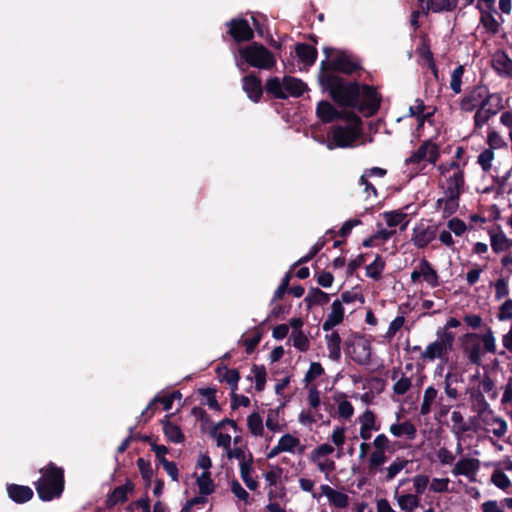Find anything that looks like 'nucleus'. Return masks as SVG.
<instances>
[{
    "mask_svg": "<svg viewBox=\"0 0 512 512\" xmlns=\"http://www.w3.org/2000/svg\"><path fill=\"white\" fill-rule=\"evenodd\" d=\"M488 89L485 86L475 87L469 94L465 95L460 101V108L465 112L473 111L478 104L488 95Z\"/></svg>",
    "mask_w": 512,
    "mask_h": 512,
    "instance_id": "16",
    "label": "nucleus"
},
{
    "mask_svg": "<svg viewBox=\"0 0 512 512\" xmlns=\"http://www.w3.org/2000/svg\"><path fill=\"white\" fill-rule=\"evenodd\" d=\"M334 236H335V231L328 230L326 232V234L323 237L319 238L318 241L310 248L309 252L306 255H304L303 257H301L294 264V266L301 265V264L307 263L310 260H312L323 249V247L326 245V243L329 240L334 238Z\"/></svg>",
    "mask_w": 512,
    "mask_h": 512,
    "instance_id": "28",
    "label": "nucleus"
},
{
    "mask_svg": "<svg viewBox=\"0 0 512 512\" xmlns=\"http://www.w3.org/2000/svg\"><path fill=\"white\" fill-rule=\"evenodd\" d=\"M39 472L41 476L34 482L38 497L44 502L59 499L65 488L64 469L49 462Z\"/></svg>",
    "mask_w": 512,
    "mask_h": 512,
    "instance_id": "2",
    "label": "nucleus"
},
{
    "mask_svg": "<svg viewBox=\"0 0 512 512\" xmlns=\"http://www.w3.org/2000/svg\"><path fill=\"white\" fill-rule=\"evenodd\" d=\"M438 226H415L412 241L417 248H425L435 239Z\"/></svg>",
    "mask_w": 512,
    "mask_h": 512,
    "instance_id": "19",
    "label": "nucleus"
},
{
    "mask_svg": "<svg viewBox=\"0 0 512 512\" xmlns=\"http://www.w3.org/2000/svg\"><path fill=\"white\" fill-rule=\"evenodd\" d=\"M457 5L458 0H428L425 7V15L427 16L429 12H452L457 8Z\"/></svg>",
    "mask_w": 512,
    "mask_h": 512,
    "instance_id": "29",
    "label": "nucleus"
},
{
    "mask_svg": "<svg viewBox=\"0 0 512 512\" xmlns=\"http://www.w3.org/2000/svg\"><path fill=\"white\" fill-rule=\"evenodd\" d=\"M317 117L325 124L335 120H349L361 122L360 118L353 112L338 111L329 101L321 100L316 107Z\"/></svg>",
    "mask_w": 512,
    "mask_h": 512,
    "instance_id": "10",
    "label": "nucleus"
},
{
    "mask_svg": "<svg viewBox=\"0 0 512 512\" xmlns=\"http://www.w3.org/2000/svg\"><path fill=\"white\" fill-rule=\"evenodd\" d=\"M438 207L442 209L444 218L450 217L459 207V197L446 196L444 199L437 201Z\"/></svg>",
    "mask_w": 512,
    "mask_h": 512,
    "instance_id": "38",
    "label": "nucleus"
},
{
    "mask_svg": "<svg viewBox=\"0 0 512 512\" xmlns=\"http://www.w3.org/2000/svg\"><path fill=\"white\" fill-rule=\"evenodd\" d=\"M198 393L201 396L206 398L207 405L209 406L210 409L216 410V411H219L221 409L220 405L216 399V389L215 388H211V387L200 388V389H198Z\"/></svg>",
    "mask_w": 512,
    "mask_h": 512,
    "instance_id": "48",
    "label": "nucleus"
},
{
    "mask_svg": "<svg viewBox=\"0 0 512 512\" xmlns=\"http://www.w3.org/2000/svg\"><path fill=\"white\" fill-rule=\"evenodd\" d=\"M226 26L228 27L227 34L236 43L250 42L254 39V31L245 18H233L226 23Z\"/></svg>",
    "mask_w": 512,
    "mask_h": 512,
    "instance_id": "11",
    "label": "nucleus"
},
{
    "mask_svg": "<svg viewBox=\"0 0 512 512\" xmlns=\"http://www.w3.org/2000/svg\"><path fill=\"white\" fill-rule=\"evenodd\" d=\"M261 339L262 333L259 330H256L252 336L246 337L242 340V344L245 346L247 354H251L255 351Z\"/></svg>",
    "mask_w": 512,
    "mask_h": 512,
    "instance_id": "57",
    "label": "nucleus"
},
{
    "mask_svg": "<svg viewBox=\"0 0 512 512\" xmlns=\"http://www.w3.org/2000/svg\"><path fill=\"white\" fill-rule=\"evenodd\" d=\"M291 277H292V274L290 271L285 274V276L281 280L280 285L274 292L272 302L282 299L284 297L285 293H287V292L289 293V289H290L289 283H290Z\"/></svg>",
    "mask_w": 512,
    "mask_h": 512,
    "instance_id": "55",
    "label": "nucleus"
},
{
    "mask_svg": "<svg viewBox=\"0 0 512 512\" xmlns=\"http://www.w3.org/2000/svg\"><path fill=\"white\" fill-rule=\"evenodd\" d=\"M247 426L249 431L254 436H262L263 434V421L257 412H253L247 418Z\"/></svg>",
    "mask_w": 512,
    "mask_h": 512,
    "instance_id": "45",
    "label": "nucleus"
},
{
    "mask_svg": "<svg viewBox=\"0 0 512 512\" xmlns=\"http://www.w3.org/2000/svg\"><path fill=\"white\" fill-rule=\"evenodd\" d=\"M408 461L403 458H397L388 468H387V474H386V481H391L396 477V475L404 469V467L407 465Z\"/></svg>",
    "mask_w": 512,
    "mask_h": 512,
    "instance_id": "54",
    "label": "nucleus"
},
{
    "mask_svg": "<svg viewBox=\"0 0 512 512\" xmlns=\"http://www.w3.org/2000/svg\"><path fill=\"white\" fill-rule=\"evenodd\" d=\"M437 340L430 343L426 349L421 352L420 358L423 361H434L436 358H446L452 351L455 334L451 331L437 330Z\"/></svg>",
    "mask_w": 512,
    "mask_h": 512,
    "instance_id": "4",
    "label": "nucleus"
},
{
    "mask_svg": "<svg viewBox=\"0 0 512 512\" xmlns=\"http://www.w3.org/2000/svg\"><path fill=\"white\" fill-rule=\"evenodd\" d=\"M480 340L483 342L485 352L496 353L495 338L491 328H488L486 333L480 335Z\"/></svg>",
    "mask_w": 512,
    "mask_h": 512,
    "instance_id": "59",
    "label": "nucleus"
},
{
    "mask_svg": "<svg viewBox=\"0 0 512 512\" xmlns=\"http://www.w3.org/2000/svg\"><path fill=\"white\" fill-rule=\"evenodd\" d=\"M473 398L475 400L474 409L477 411L479 416H482L486 411H489L491 413V410L489 409V404L486 401L483 393L478 392L475 395H473Z\"/></svg>",
    "mask_w": 512,
    "mask_h": 512,
    "instance_id": "60",
    "label": "nucleus"
},
{
    "mask_svg": "<svg viewBox=\"0 0 512 512\" xmlns=\"http://www.w3.org/2000/svg\"><path fill=\"white\" fill-rule=\"evenodd\" d=\"M135 484L130 479H126L124 485L115 487L105 500V506L110 509L119 503H125L128 500V494L133 493Z\"/></svg>",
    "mask_w": 512,
    "mask_h": 512,
    "instance_id": "12",
    "label": "nucleus"
},
{
    "mask_svg": "<svg viewBox=\"0 0 512 512\" xmlns=\"http://www.w3.org/2000/svg\"><path fill=\"white\" fill-rule=\"evenodd\" d=\"M465 342L463 344V352L467 355L471 364H481V347H480V334L467 333L464 336Z\"/></svg>",
    "mask_w": 512,
    "mask_h": 512,
    "instance_id": "13",
    "label": "nucleus"
},
{
    "mask_svg": "<svg viewBox=\"0 0 512 512\" xmlns=\"http://www.w3.org/2000/svg\"><path fill=\"white\" fill-rule=\"evenodd\" d=\"M344 319V307L339 299L333 301L331 312L322 324V329L326 332L332 330L335 326L342 323Z\"/></svg>",
    "mask_w": 512,
    "mask_h": 512,
    "instance_id": "22",
    "label": "nucleus"
},
{
    "mask_svg": "<svg viewBox=\"0 0 512 512\" xmlns=\"http://www.w3.org/2000/svg\"><path fill=\"white\" fill-rule=\"evenodd\" d=\"M196 482L201 495L207 496L214 492L215 485L208 471H204Z\"/></svg>",
    "mask_w": 512,
    "mask_h": 512,
    "instance_id": "41",
    "label": "nucleus"
},
{
    "mask_svg": "<svg viewBox=\"0 0 512 512\" xmlns=\"http://www.w3.org/2000/svg\"><path fill=\"white\" fill-rule=\"evenodd\" d=\"M136 463L146 487H149L154 475L150 461L145 460L144 458H138Z\"/></svg>",
    "mask_w": 512,
    "mask_h": 512,
    "instance_id": "44",
    "label": "nucleus"
},
{
    "mask_svg": "<svg viewBox=\"0 0 512 512\" xmlns=\"http://www.w3.org/2000/svg\"><path fill=\"white\" fill-rule=\"evenodd\" d=\"M329 358L333 361H339L341 358V337L337 331L325 336Z\"/></svg>",
    "mask_w": 512,
    "mask_h": 512,
    "instance_id": "31",
    "label": "nucleus"
},
{
    "mask_svg": "<svg viewBox=\"0 0 512 512\" xmlns=\"http://www.w3.org/2000/svg\"><path fill=\"white\" fill-rule=\"evenodd\" d=\"M415 213L416 207L410 204L401 209L384 212L381 215L386 221V224H409L411 215Z\"/></svg>",
    "mask_w": 512,
    "mask_h": 512,
    "instance_id": "15",
    "label": "nucleus"
},
{
    "mask_svg": "<svg viewBox=\"0 0 512 512\" xmlns=\"http://www.w3.org/2000/svg\"><path fill=\"white\" fill-rule=\"evenodd\" d=\"M283 87L288 96L296 98L301 97L304 92L308 90V86L305 82L299 78L288 75L283 77Z\"/></svg>",
    "mask_w": 512,
    "mask_h": 512,
    "instance_id": "26",
    "label": "nucleus"
},
{
    "mask_svg": "<svg viewBox=\"0 0 512 512\" xmlns=\"http://www.w3.org/2000/svg\"><path fill=\"white\" fill-rule=\"evenodd\" d=\"M238 54L239 60L236 59V65L241 72L247 70L243 67V62L250 67L263 70H271L276 65L273 53L258 42H251L246 46L239 47Z\"/></svg>",
    "mask_w": 512,
    "mask_h": 512,
    "instance_id": "3",
    "label": "nucleus"
},
{
    "mask_svg": "<svg viewBox=\"0 0 512 512\" xmlns=\"http://www.w3.org/2000/svg\"><path fill=\"white\" fill-rule=\"evenodd\" d=\"M354 338L359 341L354 342L351 339H346L344 342L345 351L350 355L351 359L359 365H369L371 363L372 347L370 341L364 339L362 336L355 334Z\"/></svg>",
    "mask_w": 512,
    "mask_h": 512,
    "instance_id": "8",
    "label": "nucleus"
},
{
    "mask_svg": "<svg viewBox=\"0 0 512 512\" xmlns=\"http://www.w3.org/2000/svg\"><path fill=\"white\" fill-rule=\"evenodd\" d=\"M382 96L374 86L361 84L360 96L355 108L366 117L375 115L381 106Z\"/></svg>",
    "mask_w": 512,
    "mask_h": 512,
    "instance_id": "6",
    "label": "nucleus"
},
{
    "mask_svg": "<svg viewBox=\"0 0 512 512\" xmlns=\"http://www.w3.org/2000/svg\"><path fill=\"white\" fill-rule=\"evenodd\" d=\"M255 379V389L262 392L265 389L267 372L264 365L254 364L251 369Z\"/></svg>",
    "mask_w": 512,
    "mask_h": 512,
    "instance_id": "43",
    "label": "nucleus"
},
{
    "mask_svg": "<svg viewBox=\"0 0 512 512\" xmlns=\"http://www.w3.org/2000/svg\"><path fill=\"white\" fill-rule=\"evenodd\" d=\"M242 88L247 97L254 103H258L263 95V87L261 79L250 73L242 78Z\"/></svg>",
    "mask_w": 512,
    "mask_h": 512,
    "instance_id": "14",
    "label": "nucleus"
},
{
    "mask_svg": "<svg viewBox=\"0 0 512 512\" xmlns=\"http://www.w3.org/2000/svg\"><path fill=\"white\" fill-rule=\"evenodd\" d=\"M361 69L362 66L356 58L346 52H339L332 60L326 59L320 63L319 74L336 72L351 75Z\"/></svg>",
    "mask_w": 512,
    "mask_h": 512,
    "instance_id": "5",
    "label": "nucleus"
},
{
    "mask_svg": "<svg viewBox=\"0 0 512 512\" xmlns=\"http://www.w3.org/2000/svg\"><path fill=\"white\" fill-rule=\"evenodd\" d=\"M491 482L501 490H507L511 486L508 476L501 470L496 469L491 475Z\"/></svg>",
    "mask_w": 512,
    "mask_h": 512,
    "instance_id": "49",
    "label": "nucleus"
},
{
    "mask_svg": "<svg viewBox=\"0 0 512 512\" xmlns=\"http://www.w3.org/2000/svg\"><path fill=\"white\" fill-rule=\"evenodd\" d=\"M385 268V261L381 255H377L372 263L366 267V276L374 280H379Z\"/></svg>",
    "mask_w": 512,
    "mask_h": 512,
    "instance_id": "40",
    "label": "nucleus"
},
{
    "mask_svg": "<svg viewBox=\"0 0 512 512\" xmlns=\"http://www.w3.org/2000/svg\"><path fill=\"white\" fill-rule=\"evenodd\" d=\"M295 54L299 62L305 66L311 67L315 64L318 56L317 48L306 43H297L295 45Z\"/></svg>",
    "mask_w": 512,
    "mask_h": 512,
    "instance_id": "23",
    "label": "nucleus"
},
{
    "mask_svg": "<svg viewBox=\"0 0 512 512\" xmlns=\"http://www.w3.org/2000/svg\"><path fill=\"white\" fill-rule=\"evenodd\" d=\"M493 69L502 76H512V60L504 51L496 52L492 58Z\"/></svg>",
    "mask_w": 512,
    "mask_h": 512,
    "instance_id": "25",
    "label": "nucleus"
},
{
    "mask_svg": "<svg viewBox=\"0 0 512 512\" xmlns=\"http://www.w3.org/2000/svg\"><path fill=\"white\" fill-rule=\"evenodd\" d=\"M397 503L401 510L413 512L420 505V498L415 494H402L398 496Z\"/></svg>",
    "mask_w": 512,
    "mask_h": 512,
    "instance_id": "39",
    "label": "nucleus"
},
{
    "mask_svg": "<svg viewBox=\"0 0 512 512\" xmlns=\"http://www.w3.org/2000/svg\"><path fill=\"white\" fill-rule=\"evenodd\" d=\"M359 420L361 425L367 427L370 430L378 431L379 425H376V417L373 411L367 409L360 417Z\"/></svg>",
    "mask_w": 512,
    "mask_h": 512,
    "instance_id": "56",
    "label": "nucleus"
},
{
    "mask_svg": "<svg viewBox=\"0 0 512 512\" xmlns=\"http://www.w3.org/2000/svg\"><path fill=\"white\" fill-rule=\"evenodd\" d=\"M318 80L323 91L328 92L338 106L355 108L360 96L361 84L357 81H345L335 73L319 74Z\"/></svg>",
    "mask_w": 512,
    "mask_h": 512,
    "instance_id": "1",
    "label": "nucleus"
},
{
    "mask_svg": "<svg viewBox=\"0 0 512 512\" xmlns=\"http://www.w3.org/2000/svg\"><path fill=\"white\" fill-rule=\"evenodd\" d=\"M330 301V296L326 292L319 288H310L304 302L308 309H311L315 305H326Z\"/></svg>",
    "mask_w": 512,
    "mask_h": 512,
    "instance_id": "30",
    "label": "nucleus"
},
{
    "mask_svg": "<svg viewBox=\"0 0 512 512\" xmlns=\"http://www.w3.org/2000/svg\"><path fill=\"white\" fill-rule=\"evenodd\" d=\"M465 72V68L463 65L457 66L451 74L450 88L453 90L455 94H459L461 92L462 85V77Z\"/></svg>",
    "mask_w": 512,
    "mask_h": 512,
    "instance_id": "47",
    "label": "nucleus"
},
{
    "mask_svg": "<svg viewBox=\"0 0 512 512\" xmlns=\"http://www.w3.org/2000/svg\"><path fill=\"white\" fill-rule=\"evenodd\" d=\"M385 451H376L374 450L370 457L368 462V467L370 471L377 470L380 468L383 464H385L388 460V457L385 454Z\"/></svg>",
    "mask_w": 512,
    "mask_h": 512,
    "instance_id": "50",
    "label": "nucleus"
},
{
    "mask_svg": "<svg viewBox=\"0 0 512 512\" xmlns=\"http://www.w3.org/2000/svg\"><path fill=\"white\" fill-rule=\"evenodd\" d=\"M491 237V247L495 253L507 251L512 246V241L508 239L502 231H489Z\"/></svg>",
    "mask_w": 512,
    "mask_h": 512,
    "instance_id": "36",
    "label": "nucleus"
},
{
    "mask_svg": "<svg viewBox=\"0 0 512 512\" xmlns=\"http://www.w3.org/2000/svg\"><path fill=\"white\" fill-rule=\"evenodd\" d=\"M216 373L221 382L230 384L240 380V373L237 369H229L227 366H218Z\"/></svg>",
    "mask_w": 512,
    "mask_h": 512,
    "instance_id": "42",
    "label": "nucleus"
},
{
    "mask_svg": "<svg viewBox=\"0 0 512 512\" xmlns=\"http://www.w3.org/2000/svg\"><path fill=\"white\" fill-rule=\"evenodd\" d=\"M321 492L328 498L330 505L344 509L349 505V497L347 494L333 489L327 484H323L320 487Z\"/></svg>",
    "mask_w": 512,
    "mask_h": 512,
    "instance_id": "24",
    "label": "nucleus"
},
{
    "mask_svg": "<svg viewBox=\"0 0 512 512\" xmlns=\"http://www.w3.org/2000/svg\"><path fill=\"white\" fill-rule=\"evenodd\" d=\"M359 136V132L351 126H337L333 130V141L337 147L350 146Z\"/></svg>",
    "mask_w": 512,
    "mask_h": 512,
    "instance_id": "18",
    "label": "nucleus"
},
{
    "mask_svg": "<svg viewBox=\"0 0 512 512\" xmlns=\"http://www.w3.org/2000/svg\"><path fill=\"white\" fill-rule=\"evenodd\" d=\"M487 144L489 145V148L492 150L507 147V143L495 130H490L488 132Z\"/></svg>",
    "mask_w": 512,
    "mask_h": 512,
    "instance_id": "58",
    "label": "nucleus"
},
{
    "mask_svg": "<svg viewBox=\"0 0 512 512\" xmlns=\"http://www.w3.org/2000/svg\"><path fill=\"white\" fill-rule=\"evenodd\" d=\"M278 443L283 452H294V449L300 445V440L291 434H285L279 439Z\"/></svg>",
    "mask_w": 512,
    "mask_h": 512,
    "instance_id": "51",
    "label": "nucleus"
},
{
    "mask_svg": "<svg viewBox=\"0 0 512 512\" xmlns=\"http://www.w3.org/2000/svg\"><path fill=\"white\" fill-rule=\"evenodd\" d=\"M503 108L502 97L499 94H489L482 100L480 108L474 115L475 128H481Z\"/></svg>",
    "mask_w": 512,
    "mask_h": 512,
    "instance_id": "9",
    "label": "nucleus"
},
{
    "mask_svg": "<svg viewBox=\"0 0 512 512\" xmlns=\"http://www.w3.org/2000/svg\"><path fill=\"white\" fill-rule=\"evenodd\" d=\"M479 468V461L474 458L460 459L454 468V473L457 475L470 476L476 473Z\"/></svg>",
    "mask_w": 512,
    "mask_h": 512,
    "instance_id": "34",
    "label": "nucleus"
},
{
    "mask_svg": "<svg viewBox=\"0 0 512 512\" xmlns=\"http://www.w3.org/2000/svg\"><path fill=\"white\" fill-rule=\"evenodd\" d=\"M418 55L423 58L426 62L434 59L433 53L430 49V39L427 34H424L421 38V45L417 48Z\"/></svg>",
    "mask_w": 512,
    "mask_h": 512,
    "instance_id": "52",
    "label": "nucleus"
},
{
    "mask_svg": "<svg viewBox=\"0 0 512 512\" xmlns=\"http://www.w3.org/2000/svg\"><path fill=\"white\" fill-rule=\"evenodd\" d=\"M411 387V380L406 376H402L400 379L396 381L393 385V392L396 395H404L408 392Z\"/></svg>",
    "mask_w": 512,
    "mask_h": 512,
    "instance_id": "63",
    "label": "nucleus"
},
{
    "mask_svg": "<svg viewBox=\"0 0 512 512\" xmlns=\"http://www.w3.org/2000/svg\"><path fill=\"white\" fill-rule=\"evenodd\" d=\"M493 159L494 152L492 149L488 148L479 154L477 158V163L481 166L484 172H488L491 169V162Z\"/></svg>",
    "mask_w": 512,
    "mask_h": 512,
    "instance_id": "53",
    "label": "nucleus"
},
{
    "mask_svg": "<svg viewBox=\"0 0 512 512\" xmlns=\"http://www.w3.org/2000/svg\"><path fill=\"white\" fill-rule=\"evenodd\" d=\"M390 432L396 437L405 435L408 439L414 440L417 434V429L410 421H404L402 423L392 424L390 426Z\"/></svg>",
    "mask_w": 512,
    "mask_h": 512,
    "instance_id": "33",
    "label": "nucleus"
},
{
    "mask_svg": "<svg viewBox=\"0 0 512 512\" xmlns=\"http://www.w3.org/2000/svg\"><path fill=\"white\" fill-rule=\"evenodd\" d=\"M324 373V369L319 362H312L305 375V381L310 383Z\"/></svg>",
    "mask_w": 512,
    "mask_h": 512,
    "instance_id": "62",
    "label": "nucleus"
},
{
    "mask_svg": "<svg viewBox=\"0 0 512 512\" xmlns=\"http://www.w3.org/2000/svg\"><path fill=\"white\" fill-rule=\"evenodd\" d=\"M497 318L500 321H506L512 319V299H507L500 306Z\"/></svg>",
    "mask_w": 512,
    "mask_h": 512,
    "instance_id": "64",
    "label": "nucleus"
},
{
    "mask_svg": "<svg viewBox=\"0 0 512 512\" xmlns=\"http://www.w3.org/2000/svg\"><path fill=\"white\" fill-rule=\"evenodd\" d=\"M291 337L293 340V345L296 349L301 352H306L309 349V339L302 330L292 331Z\"/></svg>",
    "mask_w": 512,
    "mask_h": 512,
    "instance_id": "46",
    "label": "nucleus"
},
{
    "mask_svg": "<svg viewBox=\"0 0 512 512\" xmlns=\"http://www.w3.org/2000/svg\"><path fill=\"white\" fill-rule=\"evenodd\" d=\"M414 489H415V495L419 497V495H422L428 484H429V477L424 474L416 475L413 479Z\"/></svg>",
    "mask_w": 512,
    "mask_h": 512,
    "instance_id": "61",
    "label": "nucleus"
},
{
    "mask_svg": "<svg viewBox=\"0 0 512 512\" xmlns=\"http://www.w3.org/2000/svg\"><path fill=\"white\" fill-rule=\"evenodd\" d=\"M419 268H422V277L429 286L432 288L439 286V276L437 271L426 258L420 260Z\"/></svg>",
    "mask_w": 512,
    "mask_h": 512,
    "instance_id": "35",
    "label": "nucleus"
},
{
    "mask_svg": "<svg viewBox=\"0 0 512 512\" xmlns=\"http://www.w3.org/2000/svg\"><path fill=\"white\" fill-rule=\"evenodd\" d=\"M395 231L393 230H387V229H381L375 234L371 235L370 237L366 238L362 245L364 247H373V246H380L384 244L388 239H390Z\"/></svg>",
    "mask_w": 512,
    "mask_h": 512,
    "instance_id": "37",
    "label": "nucleus"
},
{
    "mask_svg": "<svg viewBox=\"0 0 512 512\" xmlns=\"http://www.w3.org/2000/svg\"><path fill=\"white\" fill-rule=\"evenodd\" d=\"M464 187V171L458 170L447 179L446 196L460 197Z\"/></svg>",
    "mask_w": 512,
    "mask_h": 512,
    "instance_id": "27",
    "label": "nucleus"
},
{
    "mask_svg": "<svg viewBox=\"0 0 512 512\" xmlns=\"http://www.w3.org/2000/svg\"><path fill=\"white\" fill-rule=\"evenodd\" d=\"M265 90L267 94L271 95L275 99L285 100L288 98V95L284 91L283 80L281 81L276 76L267 79Z\"/></svg>",
    "mask_w": 512,
    "mask_h": 512,
    "instance_id": "32",
    "label": "nucleus"
},
{
    "mask_svg": "<svg viewBox=\"0 0 512 512\" xmlns=\"http://www.w3.org/2000/svg\"><path fill=\"white\" fill-rule=\"evenodd\" d=\"M8 497L17 504H24L33 498L34 492L29 486L7 484Z\"/></svg>",
    "mask_w": 512,
    "mask_h": 512,
    "instance_id": "21",
    "label": "nucleus"
},
{
    "mask_svg": "<svg viewBox=\"0 0 512 512\" xmlns=\"http://www.w3.org/2000/svg\"><path fill=\"white\" fill-rule=\"evenodd\" d=\"M439 158L440 146L432 139H426L405 160V165H419L422 161L435 165Z\"/></svg>",
    "mask_w": 512,
    "mask_h": 512,
    "instance_id": "7",
    "label": "nucleus"
},
{
    "mask_svg": "<svg viewBox=\"0 0 512 512\" xmlns=\"http://www.w3.org/2000/svg\"><path fill=\"white\" fill-rule=\"evenodd\" d=\"M172 416L173 414H167L164 416L163 419L160 420V423L163 428V433L168 441L175 444L183 443L185 441V435L178 425L170 421V418Z\"/></svg>",
    "mask_w": 512,
    "mask_h": 512,
    "instance_id": "20",
    "label": "nucleus"
},
{
    "mask_svg": "<svg viewBox=\"0 0 512 512\" xmlns=\"http://www.w3.org/2000/svg\"><path fill=\"white\" fill-rule=\"evenodd\" d=\"M476 9L480 12V24L485 28L486 32L490 35H497L500 32L501 25L495 18L497 10H486L480 2L476 4Z\"/></svg>",
    "mask_w": 512,
    "mask_h": 512,
    "instance_id": "17",
    "label": "nucleus"
}]
</instances>
